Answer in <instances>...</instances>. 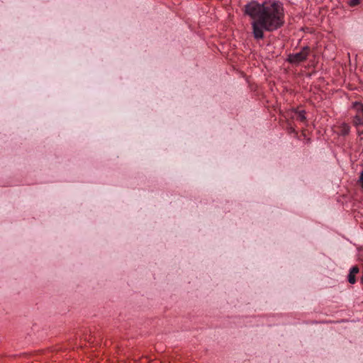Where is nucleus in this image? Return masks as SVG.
<instances>
[{
    "label": "nucleus",
    "mask_w": 363,
    "mask_h": 363,
    "mask_svg": "<svg viewBox=\"0 0 363 363\" xmlns=\"http://www.w3.org/2000/svg\"><path fill=\"white\" fill-rule=\"evenodd\" d=\"M245 11L252 19V34L256 40L263 39L264 31L272 32L284 23V8L279 2L259 4L253 1L245 6Z\"/></svg>",
    "instance_id": "f257e3e1"
},
{
    "label": "nucleus",
    "mask_w": 363,
    "mask_h": 363,
    "mask_svg": "<svg viewBox=\"0 0 363 363\" xmlns=\"http://www.w3.org/2000/svg\"><path fill=\"white\" fill-rule=\"evenodd\" d=\"M311 49L308 46L303 47L301 50L296 53L290 54L288 56V61L292 64H298L308 58Z\"/></svg>",
    "instance_id": "f03ea898"
},
{
    "label": "nucleus",
    "mask_w": 363,
    "mask_h": 363,
    "mask_svg": "<svg viewBox=\"0 0 363 363\" xmlns=\"http://www.w3.org/2000/svg\"><path fill=\"white\" fill-rule=\"evenodd\" d=\"M352 109L355 111L353 123L355 126L363 125V104L359 102H354L352 104Z\"/></svg>",
    "instance_id": "7ed1b4c3"
},
{
    "label": "nucleus",
    "mask_w": 363,
    "mask_h": 363,
    "mask_svg": "<svg viewBox=\"0 0 363 363\" xmlns=\"http://www.w3.org/2000/svg\"><path fill=\"white\" fill-rule=\"evenodd\" d=\"M305 114H306V113L303 110L297 111L296 112V119L301 122H304L306 119Z\"/></svg>",
    "instance_id": "20e7f679"
},
{
    "label": "nucleus",
    "mask_w": 363,
    "mask_h": 363,
    "mask_svg": "<svg viewBox=\"0 0 363 363\" xmlns=\"http://www.w3.org/2000/svg\"><path fill=\"white\" fill-rule=\"evenodd\" d=\"M350 132V126L347 124H343L341 127V133L342 135H347Z\"/></svg>",
    "instance_id": "39448f33"
},
{
    "label": "nucleus",
    "mask_w": 363,
    "mask_h": 363,
    "mask_svg": "<svg viewBox=\"0 0 363 363\" xmlns=\"http://www.w3.org/2000/svg\"><path fill=\"white\" fill-rule=\"evenodd\" d=\"M348 281L352 284H354L356 282L355 275L350 272L348 275Z\"/></svg>",
    "instance_id": "423d86ee"
},
{
    "label": "nucleus",
    "mask_w": 363,
    "mask_h": 363,
    "mask_svg": "<svg viewBox=\"0 0 363 363\" xmlns=\"http://www.w3.org/2000/svg\"><path fill=\"white\" fill-rule=\"evenodd\" d=\"M350 272L351 274H353L356 275V274L359 272V268H358V267H357V266H354V267H352L350 269Z\"/></svg>",
    "instance_id": "0eeeda50"
},
{
    "label": "nucleus",
    "mask_w": 363,
    "mask_h": 363,
    "mask_svg": "<svg viewBox=\"0 0 363 363\" xmlns=\"http://www.w3.org/2000/svg\"><path fill=\"white\" fill-rule=\"evenodd\" d=\"M360 2V0H350L349 5L350 6H355L358 5Z\"/></svg>",
    "instance_id": "6e6552de"
}]
</instances>
